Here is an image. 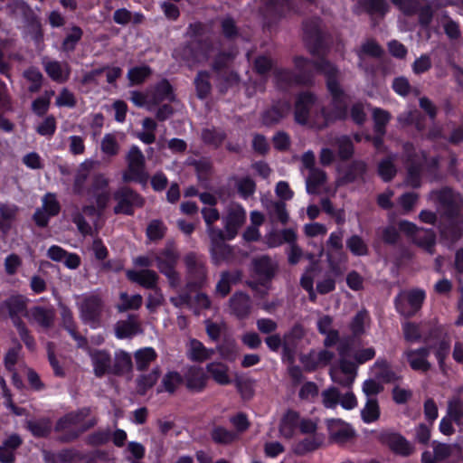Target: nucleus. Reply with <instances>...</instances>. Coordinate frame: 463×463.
Here are the masks:
<instances>
[{
    "label": "nucleus",
    "instance_id": "nucleus-8",
    "mask_svg": "<svg viewBox=\"0 0 463 463\" xmlns=\"http://www.w3.org/2000/svg\"><path fill=\"white\" fill-rule=\"evenodd\" d=\"M109 181L102 174H96L91 179L90 187L87 189V194L95 199L99 211H104L110 199L109 189Z\"/></svg>",
    "mask_w": 463,
    "mask_h": 463
},
{
    "label": "nucleus",
    "instance_id": "nucleus-18",
    "mask_svg": "<svg viewBox=\"0 0 463 463\" xmlns=\"http://www.w3.org/2000/svg\"><path fill=\"white\" fill-rule=\"evenodd\" d=\"M403 333L408 341L423 339L425 343H430L432 338L439 339L441 334L436 327L427 328L426 326H418L413 323H406L403 326Z\"/></svg>",
    "mask_w": 463,
    "mask_h": 463
},
{
    "label": "nucleus",
    "instance_id": "nucleus-20",
    "mask_svg": "<svg viewBox=\"0 0 463 463\" xmlns=\"http://www.w3.org/2000/svg\"><path fill=\"white\" fill-rule=\"evenodd\" d=\"M148 99L152 106L159 105L165 100L169 102H175L177 100L174 89L166 79H163L148 90Z\"/></svg>",
    "mask_w": 463,
    "mask_h": 463
},
{
    "label": "nucleus",
    "instance_id": "nucleus-64",
    "mask_svg": "<svg viewBox=\"0 0 463 463\" xmlns=\"http://www.w3.org/2000/svg\"><path fill=\"white\" fill-rule=\"evenodd\" d=\"M447 415L456 423L463 419V401L459 397H453L448 402Z\"/></svg>",
    "mask_w": 463,
    "mask_h": 463
},
{
    "label": "nucleus",
    "instance_id": "nucleus-43",
    "mask_svg": "<svg viewBox=\"0 0 463 463\" xmlns=\"http://www.w3.org/2000/svg\"><path fill=\"white\" fill-rule=\"evenodd\" d=\"M90 174V166L86 163H82L74 175L72 190L75 194L83 195L87 193L85 184Z\"/></svg>",
    "mask_w": 463,
    "mask_h": 463
},
{
    "label": "nucleus",
    "instance_id": "nucleus-57",
    "mask_svg": "<svg viewBox=\"0 0 463 463\" xmlns=\"http://www.w3.org/2000/svg\"><path fill=\"white\" fill-rule=\"evenodd\" d=\"M393 162L394 157L389 156L378 164V174L384 182L391 181L396 175V167Z\"/></svg>",
    "mask_w": 463,
    "mask_h": 463
},
{
    "label": "nucleus",
    "instance_id": "nucleus-39",
    "mask_svg": "<svg viewBox=\"0 0 463 463\" xmlns=\"http://www.w3.org/2000/svg\"><path fill=\"white\" fill-rule=\"evenodd\" d=\"M269 218L272 222H279L286 224L288 221V213L286 209V203L281 201H269L266 204Z\"/></svg>",
    "mask_w": 463,
    "mask_h": 463
},
{
    "label": "nucleus",
    "instance_id": "nucleus-22",
    "mask_svg": "<svg viewBox=\"0 0 463 463\" xmlns=\"http://www.w3.org/2000/svg\"><path fill=\"white\" fill-rule=\"evenodd\" d=\"M291 110V106L288 101H280L266 109L262 114V123L267 127H272L279 124L281 119L286 118Z\"/></svg>",
    "mask_w": 463,
    "mask_h": 463
},
{
    "label": "nucleus",
    "instance_id": "nucleus-58",
    "mask_svg": "<svg viewBox=\"0 0 463 463\" xmlns=\"http://www.w3.org/2000/svg\"><path fill=\"white\" fill-rule=\"evenodd\" d=\"M379 371L376 373V377L384 383H395L402 377L398 375L393 370L389 367L386 361H377L374 364Z\"/></svg>",
    "mask_w": 463,
    "mask_h": 463
},
{
    "label": "nucleus",
    "instance_id": "nucleus-56",
    "mask_svg": "<svg viewBox=\"0 0 463 463\" xmlns=\"http://www.w3.org/2000/svg\"><path fill=\"white\" fill-rule=\"evenodd\" d=\"M156 357V354L153 348L146 347L137 351L135 353L137 369L139 371L146 370Z\"/></svg>",
    "mask_w": 463,
    "mask_h": 463
},
{
    "label": "nucleus",
    "instance_id": "nucleus-23",
    "mask_svg": "<svg viewBox=\"0 0 463 463\" xmlns=\"http://www.w3.org/2000/svg\"><path fill=\"white\" fill-rule=\"evenodd\" d=\"M186 388L191 392L203 391L208 380V376L202 367L191 366L183 377Z\"/></svg>",
    "mask_w": 463,
    "mask_h": 463
},
{
    "label": "nucleus",
    "instance_id": "nucleus-4",
    "mask_svg": "<svg viewBox=\"0 0 463 463\" xmlns=\"http://www.w3.org/2000/svg\"><path fill=\"white\" fill-rule=\"evenodd\" d=\"M126 160L128 171L123 173L122 179L125 183L131 181L146 184L148 180V174L146 171V159L141 150L133 146L130 147Z\"/></svg>",
    "mask_w": 463,
    "mask_h": 463
},
{
    "label": "nucleus",
    "instance_id": "nucleus-25",
    "mask_svg": "<svg viewBox=\"0 0 463 463\" xmlns=\"http://www.w3.org/2000/svg\"><path fill=\"white\" fill-rule=\"evenodd\" d=\"M229 305L231 312L240 319H244L250 314L251 300L245 293H234L229 300Z\"/></svg>",
    "mask_w": 463,
    "mask_h": 463
},
{
    "label": "nucleus",
    "instance_id": "nucleus-37",
    "mask_svg": "<svg viewBox=\"0 0 463 463\" xmlns=\"http://www.w3.org/2000/svg\"><path fill=\"white\" fill-rule=\"evenodd\" d=\"M422 159L407 162V175L405 182L412 188L421 185Z\"/></svg>",
    "mask_w": 463,
    "mask_h": 463
},
{
    "label": "nucleus",
    "instance_id": "nucleus-28",
    "mask_svg": "<svg viewBox=\"0 0 463 463\" xmlns=\"http://www.w3.org/2000/svg\"><path fill=\"white\" fill-rule=\"evenodd\" d=\"M127 277L130 281L136 282L149 289L156 288L159 279L157 273L149 269H145L140 271L128 270L127 272Z\"/></svg>",
    "mask_w": 463,
    "mask_h": 463
},
{
    "label": "nucleus",
    "instance_id": "nucleus-36",
    "mask_svg": "<svg viewBox=\"0 0 463 463\" xmlns=\"http://www.w3.org/2000/svg\"><path fill=\"white\" fill-rule=\"evenodd\" d=\"M97 424V419L92 418L84 422L78 429H68L63 431H59L61 434L58 436L57 440L61 443H71L75 441L82 433L93 428Z\"/></svg>",
    "mask_w": 463,
    "mask_h": 463
},
{
    "label": "nucleus",
    "instance_id": "nucleus-17",
    "mask_svg": "<svg viewBox=\"0 0 463 463\" xmlns=\"http://www.w3.org/2000/svg\"><path fill=\"white\" fill-rule=\"evenodd\" d=\"M180 253L174 241H167L165 248L155 255V260L159 271L175 269L178 263Z\"/></svg>",
    "mask_w": 463,
    "mask_h": 463
},
{
    "label": "nucleus",
    "instance_id": "nucleus-34",
    "mask_svg": "<svg viewBox=\"0 0 463 463\" xmlns=\"http://www.w3.org/2000/svg\"><path fill=\"white\" fill-rule=\"evenodd\" d=\"M132 358L128 353L120 350L115 354L111 373L118 376L128 374L132 372Z\"/></svg>",
    "mask_w": 463,
    "mask_h": 463
},
{
    "label": "nucleus",
    "instance_id": "nucleus-55",
    "mask_svg": "<svg viewBox=\"0 0 463 463\" xmlns=\"http://www.w3.org/2000/svg\"><path fill=\"white\" fill-rule=\"evenodd\" d=\"M210 251L212 259L216 265L228 260L232 255L231 246L226 244L225 241L211 245Z\"/></svg>",
    "mask_w": 463,
    "mask_h": 463
},
{
    "label": "nucleus",
    "instance_id": "nucleus-45",
    "mask_svg": "<svg viewBox=\"0 0 463 463\" xmlns=\"http://www.w3.org/2000/svg\"><path fill=\"white\" fill-rule=\"evenodd\" d=\"M323 443V438L314 434L298 442L294 447V452L298 455H305L317 449Z\"/></svg>",
    "mask_w": 463,
    "mask_h": 463
},
{
    "label": "nucleus",
    "instance_id": "nucleus-19",
    "mask_svg": "<svg viewBox=\"0 0 463 463\" xmlns=\"http://www.w3.org/2000/svg\"><path fill=\"white\" fill-rule=\"evenodd\" d=\"M246 220V212L240 205L231 206L228 214L224 219V229L227 232V239H233L239 229L243 225Z\"/></svg>",
    "mask_w": 463,
    "mask_h": 463
},
{
    "label": "nucleus",
    "instance_id": "nucleus-15",
    "mask_svg": "<svg viewBox=\"0 0 463 463\" xmlns=\"http://www.w3.org/2000/svg\"><path fill=\"white\" fill-rule=\"evenodd\" d=\"M380 440L394 453L408 457L414 452V447L401 434L384 431L380 434Z\"/></svg>",
    "mask_w": 463,
    "mask_h": 463
},
{
    "label": "nucleus",
    "instance_id": "nucleus-60",
    "mask_svg": "<svg viewBox=\"0 0 463 463\" xmlns=\"http://www.w3.org/2000/svg\"><path fill=\"white\" fill-rule=\"evenodd\" d=\"M100 149L109 156H115L119 153L120 146L115 134H106L101 140Z\"/></svg>",
    "mask_w": 463,
    "mask_h": 463
},
{
    "label": "nucleus",
    "instance_id": "nucleus-62",
    "mask_svg": "<svg viewBox=\"0 0 463 463\" xmlns=\"http://www.w3.org/2000/svg\"><path fill=\"white\" fill-rule=\"evenodd\" d=\"M362 418L365 422H373L379 419L380 409L378 402L374 398H369L364 408L361 411Z\"/></svg>",
    "mask_w": 463,
    "mask_h": 463
},
{
    "label": "nucleus",
    "instance_id": "nucleus-52",
    "mask_svg": "<svg viewBox=\"0 0 463 463\" xmlns=\"http://www.w3.org/2000/svg\"><path fill=\"white\" fill-rule=\"evenodd\" d=\"M207 372L212 375L213 380L222 385L230 383L228 376V367L222 363H210L206 366Z\"/></svg>",
    "mask_w": 463,
    "mask_h": 463
},
{
    "label": "nucleus",
    "instance_id": "nucleus-38",
    "mask_svg": "<svg viewBox=\"0 0 463 463\" xmlns=\"http://www.w3.org/2000/svg\"><path fill=\"white\" fill-rule=\"evenodd\" d=\"M211 75L206 71H200L197 72L194 83L195 86L196 96L200 99H206L212 90V84L210 82Z\"/></svg>",
    "mask_w": 463,
    "mask_h": 463
},
{
    "label": "nucleus",
    "instance_id": "nucleus-59",
    "mask_svg": "<svg viewBox=\"0 0 463 463\" xmlns=\"http://www.w3.org/2000/svg\"><path fill=\"white\" fill-rule=\"evenodd\" d=\"M166 230V226L161 220L155 219L146 227V236L150 241H160L165 237Z\"/></svg>",
    "mask_w": 463,
    "mask_h": 463
},
{
    "label": "nucleus",
    "instance_id": "nucleus-12",
    "mask_svg": "<svg viewBox=\"0 0 463 463\" xmlns=\"http://www.w3.org/2000/svg\"><path fill=\"white\" fill-rule=\"evenodd\" d=\"M254 276L262 287L270 284L278 270V264L269 256L263 255L251 260Z\"/></svg>",
    "mask_w": 463,
    "mask_h": 463
},
{
    "label": "nucleus",
    "instance_id": "nucleus-30",
    "mask_svg": "<svg viewBox=\"0 0 463 463\" xmlns=\"http://www.w3.org/2000/svg\"><path fill=\"white\" fill-rule=\"evenodd\" d=\"M141 332L137 316L131 314L127 320L118 321L115 325V333L118 338H128Z\"/></svg>",
    "mask_w": 463,
    "mask_h": 463
},
{
    "label": "nucleus",
    "instance_id": "nucleus-49",
    "mask_svg": "<svg viewBox=\"0 0 463 463\" xmlns=\"http://www.w3.org/2000/svg\"><path fill=\"white\" fill-rule=\"evenodd\" d=\"M414 241L417 245L424 249L428 253H434L436 243V235L431 230H420L415 234Z\"/></svg>",
    "mask_w": 463,
    "mask_h": 463
},
{
    "label": "nucleus",
    "instance_id": "nucleus-29",
    "mask_svg": "<svg viewBox=\"0 0 463 463\" xmlns=\"http://www.w3.org/2000/svg\"><path fill=\"white\" fill-rule=\"evenodd\" d=\"M424 292L421 290H412L407 294L406 300L410 308L401 303L400 299H396V307L399 312L404 317L413 316L421 307L424 300Z\"/></svg>",
    "mask_w": 463,
    "mask_h": 463
},
{
    "label": "nucleus",
    "instance_id": "nucleus-54",
    "mask_svg": "<svg viewBox=\"0 0 463 463\" xmlns=\"http://www.w3.org/2000/svg\"><path fill=\"white\" fill-rule=\"evenodd\" d=\"M312 3L315 0H307ZM268 14L272 15H283L288 10L291 8L288 0H263Z\"/></svg>",
    "mask_w": 463,
    "mask_h": 463
},
{
    "label": "nucleus",
    "instance_id": "nucleus-41",
    "mask_svg": "<svg viewBox=\"0 0 463 463\" xmlns=\"http://www.w3.org/2000/svg\"><path fill=\"white\" fill-rule=\"evenodd\" d=\"M202 140L204 144L219 147L227 137L226 133L218 128H207L202 130Z\"/></svg>",
    "mask_w": 463,
    "mask_h": 463
},
{
    "label": "nucleus",
    "instance_id": "nucleus-31",
    "mask_svg": "<svg viewBox=\"0 0 463 463\" xmlns=\"http://www.w3.org/2000/svg\"><path fill=\"white\" fill-rule=\"evenodd\" d=\"M210 436L212 440L220 446H230L239 440L237 432L222 425H214L210 431Z\"/></svg>",
    "mask_w": 463,
    "mask_h": 463
},
{
    "label": "nucleus",
    "instance_id": "nucleus-2",
    "mask_svg": "<svg viewBox=\"0 0 463 463\" xmlns=\"http://www.w3.org/2000/svg\"><path fill=\"white\" fill-rule=\"evenodd\" d=\"M315 61H309L303 57H296L294 60L295 66L298 70V73L282 69H274V80L276 85L280 89H287L294 84H310L313 80V72L311 69L316 67L314 65Z\"/></svg>",
    "mask_w": 463,
    "mask_h": 463
},
{
    "label": "nucleus",
    "instance_id": "nucleus-42",
    "mask_svg": "<svg viewBox=\"0 0 463 463\" xmlns=\"http://www.w3.org/2000/svg\"><path fill=\"white\" fill-rule=\"evenodd\" d=\"M119 300L120 302L117 304L116 307L120 313L128 310H137L143 303V298L141 295L136 294L129 296L127 292H120Z\"/></svg>",
    "mask_w": 463,
    "mask_h": 463
},
{
    "label": "nucleus",
    "instance_id": "nucleus-51",
    "mask_svg": "<svg viewBox=\"0 0 463 463\" xmlns=\"http://www.w3.org/2000/svg\"><path fill=\"white\" fill-rule=\"evenodd\" d=\"M83 31L80 27L74 25L68 32L61 43V51L71 52L75 50L77 43L80 41Z\"/></svg>",
    "mask_w": 463,
    "mask_h": 463
},
{
    "label": "nucleus",
    "instance_id": "nucleus-50",
    "mask_svg": "<svg viewBox=\"0 0 463 463\" xmlns=\"http://www.w3.org/2000/svg\"><path fill=\"white\" fill-rule=\"evenodd\" d=\"M160 376V370L158 367L154 368L148 374H142L137 378V392L140 395H145L146 391L152 388L157 382Z\"/></svg>",
    "mask_w": 463,
    "mask_h": 463
},
{
    "label": "nucleus",
    "instance_id": "nucleus-21",
    "mask_svg": "<svg viewBox=\"0 0 463 463\" xmlns=\"http://www.w3.org/2000/svg\"><path fill=\"white\" fill-rule=\"evenodd\" d=\"M432 345L421 347L417 350H409L405 353L410 366L415 371L427 372L430 369L431 364L427 360L430 353Z\"/></svg>",
    "mask_w": 463,
    "mask_h": 463
},
{
    "label": "nucleus",
    "instance_id": "nucleus-24",
    "mask_svg": "<svg viewBox=\"0 0 463 463\" xmlns=\"http://www.w3.org/2000/svg\"><path fill=\"white\" fill-rule=\"evenodd\" d=\"M90 412L91 410L90 407H84L77 411H71L58 420L54 430L63 431L68 429H71L72 427L83 422L84 420L90 416Z\"/></svg>",
    "mask_w": 463,
    "mask_h": 463
},
{
    "label": "nucleus",
    "instance_id": "nucleus-35",
    "mask_svg": "<svg viewBox=\"0 0 463 463\" xmlns=\"http://www.w3.org/2000/svg\"><path fill=\"white\" fill-rule=\"evenodd\" d=\"M214 354L213 349H207L199 340L191 339L188 345L187 356L194 362H203Z\"/></svg>",
    "mask_w": 463,
    "mask_h": 463
},
{
    "label": "nucleus",
    "instance_id": "nucleus-46",
    "mask_svg": "<svg viewBox=\"0 0 463 463\" xmlns=\"http://www.w3.org/2000/svg\"><path fill=\"white\" fill-rule=\"evenodd\" d=\"M25 425L32 434L37 438L47 437L52 430V422L46 418L37 420H26Z\"/></svg>",
    "mask_w": 463,
    "mask_h": 463
},
{
    "label": "nucleus",
    "instance_id": "nucleus-7",
    "mask_svg": "<svg viewBox=\"0 0 463 463\" xmlns=\"http://www.w3.org/2000/svg\"><path fill=\"white\" fill-rule=\"evenodd\" d=\"M104 303L98 295L85 297L80 306V318L85 324L97 327L100 325Z\"/></svg>",
    "mask_w": 463,
    "mask_h": 463
},
{
    "label": "nucleus",
    "instance_id": "nucleus-13",
    "mask_svg": "<svg viewBox=\"0 0 463 463\" xmlns=\"http://www.w3.org/2000/svg\"><path fill=\"white\" fill-rule=\"evenodd\" d=\"M305 335V330L299 324H296L285 334L283 337L282 359L289 364L295 363L298 345Z\"/></svg>",
    "mask_w": 463,
    "mask_h": 463
},
{
    "label": "nucleus",
    "instance_id": "nucleus-47",
    "mask_svg": "<svg viewBox=\"0 0 463 463\" xmlns=\"http://www.w3.org/2000/svg\"><path fill=\"white\" fill-rule=\"evenodd\" d=\"M367 169V165L364 161L355 160L348 166L345 174L341 179L343 184L353 183L359 178H363Z\"/></svg>",
    "mask_w": 463,
    "mask_h": 463
},
{
    "label": "nucleus",
    "instance_id": "nucleus-27",
    "mask_svg": "<svg viewBox=\"0 0 463 463\" xmlns=\"http://www.w3.org/2000/svg\"><path fill=\"white\" fill-rule=\"evenodd\" d=\"M90 356L94 367V373L97 377H102L106 373H111V357L107 351L91 350Z\"/></svg>",
    "mask_w": 463,
    "mask_h": 463
},
{
    "label": "nucleus",
    "instance_id": "nucleus-11",
    "mask_svg": "<svg viewBox=\"0 0 463 463\" xmlns=\"http://www.w3.org/2000/svg\"><path fill=\"white\" fill-rule=\"evenodd\" d=\"M173 56L188 66H193L205 58V52L202 48V42L194 39L176 48Z\"/></svg>",
    "mask_w": 463,
    "mask_h": 463
},
{
    "label": "nucleus",
    "instance_id": "nucleus-48",
    "mask_svg": "<svg viewBox=\"0 0 463 463\" xmlns=\"http://www.w3.org/2000/svg\"><path fill=\"white\" fill-rule=\"evenodd\" d=\"M373 131L381 135H385L386 126L392 118V115L389 111L374 108L373 109Z\"/></svg>",
    "mask_w": 463,
    "mask_h": 463
},
{
    "label": "nucleus",
    "instance_id": "nucleus-3",
    "mask_svg": "<svg viewBox=\"0 0 463 463\" xmlns=\"http://www.w3.org/2000/svg\"><path fill=\"white\" fill-rule=\"evenodd\" d=\"M186 269V288L196 290L203 288L207 281V270L203 258L195 252H188L184 257Z\"/></svg>",
    "mask_w": 463,
    "mask_h": 463
},
{
    "label": "nucleus",
    "instance_id": "nucleus-10",
    "mask_svg": "<svg viewBox=\"0 0 463 463\" xmlns=\"http://www.w3.org/2000/svg\"><path fill=\"white\" fill-rule=\"evenodd\" d=\"M431 199H436L444 212V214L454 219L459 213V197L450 188L444 187L440 190L432 191L430 194Z\"/></svg>",
    "mask_w": 463,
    "mask_h": 463
},
{
    "label": "nucleus",
    "instance_id": "nucleus-6",
    "mask_svg": "<svg viewBox=\"0 0 463 463\" xmlns=\"http://www.w3.org/2000/svg\"><path fill=\"white\" fill-rule=\"evenodd\" d=\"M303 37L312 53H319L324 48L325 32L318 17L303 22Z\"/></svg>",
    "mask_w": 463,
    "mask_h": 463
},
{
    "label": "nucleus",
    "instance_id": "nucleus-14",
    "mask_svg": "<svg viewBox=\"0 0 463 463\" xmlns=\"http://www.w3.org/2000/svg\"><path fill=\"white\" fill-rule=\"evenodd\" d=\"M7 7L13 14L21 13L27 18L31 19L30 25L32 30V38L37 44L43 43V32L42 24L27 3L23 0H14L7 5Z\"/></svg>",
    "mask_w": 463,
    "mask_h": 463
},
{
    "label": "nucleus",
    "instance_id": "nucleus-32",
    "mask_svg": "<svg viewBox=\"0 0 463 463\" xmlns=\"http://www.w3.org/2000/svg\"><path fill=\"white\" fill-rule=\"evenodd\" d=\"M44 70L48 76L56 82H65L70 76V68L67 63L61 64L57 61H43Z\"/></svg>",
    "mask_w": 463,
    "mask_h": 463
},
{
    "label": "nucleus",
    "instance_id": "nucleus-53",
    "mask_svg": "<svg viewBox=\"0 0 463 463\" xmlns=\"http://www.w3.org/2000/svg\"><path fill=\"white\" fill-rule=\"evenodd\" d=\"M326 182V173L318 168H312L306 180L307 192L317 194V188Z\"/></svg>",
    "mask_w": 463,
    "mask_h": 463
},
{
    "label": "nucleus",
    "instance_id": "nucleus-1",
    "mask_svg": "<svg viewBox=\"0 0 463 463\" xmlns=\"http://www.w3.org/2000/svg\"><path fill=\"white\" fill-rule=\"evenodd\" d=\"M316 71L326 78L327 91L331 96L328 107H322L316 112L311 124L317 129H323L337 120L348 118L347 95L341 85L342 74L332 62L320 57L314 62Z\"/></svg>",
    "mask_w": 463,
    "mask_h": 463
},
{
    "label": "nucleus",
    "instance_id": "nucleus-5",
    "mask_svg": "<svg viewBox=\"0 0 463 463\" xmlns=\"http://www.w3.org/2000/svg\"><path fill=\"white\" fill-rule=\"evenodd\" d=\"M113 198L117 202L113 209L116 214L133 215L134 208H141L145 203V199L128 186L119 187L113 194Z\"/></svg>",
    "mask_w": 463,
    "mask_h": 463
},
{
    "label": "nucleus",
    "instance_id": "nucleus-40",
    "mask_svg": "<svg viewBox=\"0 0 463 463\" xmlns=\"http://www.w3.org/2000/svg\"><path fill=\"white\" fill-rule=\"evenodd\" d=\"M27 302L26 298L18 295L7 298L4 302V305L7 308L9 316L23 315L26 317V314L29 313V310H27Z\"/></svg>",
    "mask_w": 463,
    "mask_h": 463
},
{
    "label": "nucleus",
    "instance_id": "nucleus-9",
    "mask_svg": "<svg viewBox=\"0 0 463 463\" xmlns=\"http://www.w3.org/2000/svg\"><path fill=\"white\" fill-rule=\"evenodd\" d=\"M317 102V96L310 91L297 95L294 103V120L297 124L307 126L310 122V110Z\"/></svg>",
    "mask_w": 463,
    "mask_h": 463
},
{
    "label": "nucleus",
    "instance_id": "nucleus-61",
    "mask_svg": "<svg viewBox=\"0 0 463 463\" xmlns=\"http://www.w3.org/2000/svg\"><path fill=\"white\" fill-rule=\"evenodd\" d=\"M16 214V207L10 204L1 203L0 204V230L4 232H7L11 227V221L14 219Z\"/></svg>",
    "mask_w": 463,
    "mask_h": 463
},
{
    "label": "nucleus",
    "instance_id": "nucleus-16",
    "mask_svg": "<svg viewBox=\"0 0 463 463\" xmlns=\"http://www.w3.org/2000/svg\"><path fill=\"white\" fill-rule=\"evenodd\" d=\"M329 439L337 444H344L354 436L352 427L340 419L326 420Z\"/></svg>",
    "mask_w": 463,
    "mask_h": 463
},
{
    "label": "nucleus",
    "instance_id": "nucleus-26",
    "mask_svg": "<svg viewBox=\"0 0 463 463\" xmlns=\"http://www.w3.org/2000/svg\"><path fill=\"white\" fill-rule=\"evenodd\" d=\"M26 318L29 321L37 323L43 328H51L53 326L55 318V311L53 308H47L44 307H33L29 313L26 314Z\"/></svg>",
    "mask_w": 463,
    "mask_h": 463
},
{
    "label": "nucleus",
    "instance_id": "nucleus-44",
    "mask_svg": "<svg viewBox=\"0 0 463 463\" xmlns=\"http://www.w3.org/2000/svg\"><path fill=\"white\" fill-rule=\"evenodd\" d=\"M216 80L219 91L224 94L230 88L239 83L240 77L237 72L227 70L217 73Z\"/></svg>",
    "mask_w": 463,
    "mask_h": 463
},
{
    "label": "nucleus",
    "instance_id": "nucleus-63",
    "mask_svg": "<svg viewBox=\"0 0 463 463\" xmlns=\"http://www.w3.org/2000/svg\"><path fill=\"white\" fill-rule=\"evenodd\" d=\"M346 247L355 256H364L368 254V247L359 235H352L348 238L346 240Z\"/></svg>",
    "mask_w": 463,
    "mask_h": 463
},
{
    "label": "nucleus",
    "instance_id": "nucleus-33",
    "mask_svg": "<svg viewBox=\"0 0 463 463\" xmlns=\"http://www.w3.org/2000/svg\"><path fill=\"white\" fill-rule=\"evenodd\" d=\"M299 413L288 410L282 417L279 422V430L281 436L286 439H291L297 426H298Z\"/></svg>",
    "mask_w": 463,
    "mask_h": 463
}]
</instances>
